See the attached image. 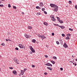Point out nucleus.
I'll list each match as a JSON object with an SVG mask.
<instances>
[{
    "mask_svg": "<svg viewBox=\"0 0 77 77\" xmlns=\"http://www.w3.org/2000/svg\"><path fill=\"white\" fill-rule=\"evenodd\" d=\"M5 40H6V41L8 42V41H11V40H9V39H6Z\"/></svg>",
    "mask_w": 77,
    "mask_h": 77,
    "instance_id": "nucleus-28",
    "label": "nucleus"
},
{
    "mask_svg": "<svg viewBox=\"0 0 77 77\" xmlns=\"http://www.w3.org/2000/svg\"><path fill=\"white\" fill-rule=\"evenodd\" d=\"M42 40H43V39H42Z\"/></svg>",
    "mask_w": 77,
    "mask_h": 77,
    "instance_id": "nucleus-64",
    "label": "nucleus"
},
{
    "mask_svg": "<svg viewBox=\"0 0 77 77\" xmlns=\"http://www.w3.org/2000/svg\"><path fill=\"white\" fill-rule=\"evenodd\" d=\"M25 36L26 38H27V39H28L29 38V35H27V34H25Z\"/></svg>",
    "mask_w": 77,
    "mask_h": 77,
    "instance_id": "nucleus-8",
    "label": "nucleus"
},
{
    "mask_svg": "<svg viewBox=\"0 0 77 77\" xmlns=\"http://www.w3.org/2000/svg\"><path fill=\"white\" fill-rule=\"evenodd\" d=\"M2 45H3V46H5V44L4 43H3L2 44Z\"/></svg>",
    "mask_w": 77,
    "mask_h": 77,
    "instance_id": "nucleus-43",
    "label": "nucleus"
},
{
    "mask_svg": "<svg viewBox=\"0 0 77 77\" xmlns=\"http://www.w3.org/2000/svg\"><path fill=\"white\" fill-rule=\"evenodd\" d=\"M0 70H1V69L0 68Z\"/></svg>",
    "mask_w": 77,
    "mask_h": 77,
    "instance_id": "nucleus-63",
    "label": "nucleus"
},
{
    "mask_svg": "<svg viewBox=\"0 0 77 77\" xmlns=\"http://www.w3.org/2000/svg\"><path fill=\"white\" fill-rule=\"evenodd\" d=\"M59 41L60 42V44H61V45H62L63 44V41H62V40H60Z\"/></svg>",
    "mask_w": 77,
    "mask_h": 77,
    "instance_id": "nucleus-17",
    "label": "nucleus"
},
{
    "mask_svg": "<svg viewBox=\"0 0 77 77\" xmlns=\"http://www.w3.org/2000/svg\"><path fill=\"white\" fill-rule=\"evenodd\" d=\"M56 26H58V27H60V25H59L58 24H57L56 25Z\"/></svg>",
    "mask_w": 77,
    "mask_h": 77,
    "instance_id": "nucleus-36",
    "label": "nucleus"
},
{
    "mask_svg": "<svg viewBox=\"0 0 77 77\" xmlns=\"http://www.w3.org/2000/svg\"><path fill=\"white\" fill-rule=\"evenodd\" d=\"M57 21H59V20H60V18H59V17H57Z\"/></svg>",
    "mask_w": 77,
    "mask_h": 77,
    "instance_id": "nucleus-22",
    "label": "nucleus"
},
{
    "mask_svg": "<svg viewBox=\"0 0 77 77\" xmlns=\"http://www.w3.org/2000/svg\"><path fill=\"white\" fill-rule=\"evenodd\" d=\"M58 21H59V22L60 23H63V21H62L61 20H59Z\"/></svg>",
    "mask_w": 77,
    "mask_h": 77,
    "instance_id": "nucleus-20",
    "label": "nucleus"
},
{
    "mask_svg": "<svg viewBox=\"0 0 77 77\" xmlns=\"http://www.w3.org/2000/svg\"><path fill=\"white\" fill-rule=\"evenodd\" d=\"M72 57H74L73 56V55H72Z\"/></svg>",
    "mask_w": 77,
    "mask_h": 77,
    "instance_id": "nucleus-60",
    "label": "nucleus"
},
{
    "mask_svg": "<svg viewBox=\"0 0 77 77\" xmlns=\"http://www.w3.org/2000/svg\"><path fill=\"white\" fill-rule=\"evenodd\" d=\"M15 50H19V49L17 47H16L15 48Z\"/></svg>",
    "mask_w": 77,
    "mask_h": 77,
    "instance_id": "nucleus-26",
    "label": "nucleus"
},
{
    "mask_svg": "<svg viewBox=\"0 0 77 77\" xmlns=\"http://www.w3.org/2000/svg\"><path fill=\"white\" fill-rule=\"evenodd\" d=\"M2 3V2H1V1H0V4H1Z\"/></svg>",
    "mask_w": 77,
    "mask_h": 77,
    "instance_id": "nucleus-56",
    "label": "nucleus"
},
{
    "mask_svg": "<svg viewBox=\"0 0 77 77\" xmlns=\"http://www.w3.org/2000/svg\"><path fill=\"white\" fill-rule=\"evenodd\" d=\"M42 11H45V8H43L42 9Z\"/></svg>",
    "mask_w": 77,
    "mask_h": 77,
    "instance_id": "nucleus-30",
    "label": "nucleus"
},
{
    "mask_svg": "<svg viewBox=\"0 0 77 77\" xmlns=\"http://www.w3.org/2000/svg\"><path fill=\"white\" fill-rule=\"evenodd\" d=\"M19 75L20 76H21V74H20Z\"/></svg>",
    "mask_w": 77,
    "mask_h": 77,
    "instance_id": "nucleus-58",
    "label": "nucleus"
},
{
    "mask_svg": "<svg viewBox=\"0 0 77 77\" xmlns=\"http://www.w3.org/2000/svg\"><path fill=\"white\" fill-rule=\"evenodd\" d=\"M19 61V60H17V59H14V61L16 63H17V64H19V63H18V62Z\"/></svg>",
    "mask_w": 77,
    "mask_h": 77,
    "instance_id": "nucleus-7",
    "label": "nucleus"
},
{
    "mask_svg": "<svg viewBox=\"0 0 77 77\" xmlns=\"http://www.w3.org/2000/svg\"><path fill=\"white\" fill-rule=\"evenodd\" d=\"M51 62L53 63V64H55V62L54 61H53V60H51Z\"/></svg>",
    "mask_w": 77,
    "mask_h": 77,
    "instance_id": "nucleus-19",
    "label": "nucleus"
},
{
    "mask_svg": "<svg viewBox=\"0 0 77 77\" xmlns=\"http://www.w3.org/2000/svg\"><path fill=\"white\" fill-rule=\"evenodd\" d=\"M69 4H71V3H72V2H71V1H69Z\"/></svg>",
    "mask_w": 77,
    "mask_h": 77,
    "instance_id": "nucleus-33",
    "label": "nucleus"
},
{
    "mask_svg": "<svg viewBox=\"0 0 77 77\" xmlns=\"http://www.w3.org/2000/svg\"><path fill=\"white\" fill-rule=\"evenodd\" d=\"M69 37H66L65 38L66 39H67L68 40V39H69Z\"/></svg>",
    "mask_w": 77,
    "mask_h": 77,
    "instance_id": "nucleus-23",
    "label": "nucleus"
},
{
    "mask_svg": "<svg viewBox=\"0 0 77 77\" xmlns=\"http://www.w3.org/2000/svg\"><path fill=\"white\" fill-rule=\"evenodd\" d=\"M1 57H2V56L0 55V58H1Z\"/></svg>",
    "mask_w": 77,
    "mask_h": 77,
    "instance_id": "nucleus-59",
    "label": "nucleus"
},
{
    "mask_svg": "<svg viewBox=\"0 0 77 77\" xmlns=\"http://www.w3.org/2000/svg\"><path fill=\"white\" fill-rule=\"evenodd\" d=\"M2 1H5V0H2Z\"/></svg>",
    "mask_w": 77,
    "mask_h": 77,
    "instance_id": "nucleus-62",
    "label": "nucleus"
},
{
    "mask_svg": "<svg viewBox=\"0 0 77 77\" xmlns=\"http://www.w3.org/2000/svg\"><path fill=\"white\" fill-rule=\"evenodd\" d=\"M22 77H25V76H24V75H23Z\"/></svg>",
    "mask_w": 77,
    "mask_h": 77,
    "instance_id": "nucleus-54",
    "label": "nucleus"
},
{
    "mask_svg": "<svg viewBox=\"0 0 77 77\" xmlns=\"http://www.w3.org/2000/svg\"><path fill=\"white\" fill-rule=\"evenodd\" d=\"M8 8H11V5H10V4H8Z\"/></svg>",
    "mask_w": 77,
    "mask_h": 77,
    "instance_id": "nucleus-40",
    "label": "nucleus"
},
{
    "mask_svg": "<svg viewBox=\"0 0 77 77\" xmlns=\"http://www.w3.org/2000/svg\"><path fill=\"white\" fill-rule=\"evenodd\" d=\"M44 14H47V13L46 11H44Z\"/></svg>",
    "mask_w": 77,
    "mask_h": 77,
    "instance_id": "nucleus-35",
    "label": "nucleus"
},
{
    "mask_svg": "<svg viewBox=\"0 0 77 77\" xmlns=\"http://www.w3.org/2000/svg\"><path fill=\"white\" fill-rule=\"evenodd\" d=\"M23 70H24V72H25V71H26L27 70V69H24Z\"/></svg>",
    "mask_w": 77,
    "mask_h": 77,
    "instance_id": "nucleus-48",
    "label": "nucleus"
},
{
    "mask_svg": "<svg viewBox=\"0 0 77 77\" xmlns=\"http://www.w3.org/2000/svg\"><path fill=\"white\" fill-rule=\"evenodd\" d=\"M43 23L44 24V25H45V26H48V23H47L46 22H44Z\"/></svg>",
    "mask_w": 77,
    "mask_h": 77,
    "instance_id": "nucleus-13",
    "label": "nucleus"
},
{
    "mask_svg": "<svg viewBox=\"0 0 77 77\" xmlns=\"http://www.w3.org/2000/svg\"><path fill=\"white\" fill-rule=\"evenodd\" d=\"M29 48L31 50L32 53H35V50H34L33 48H32V46H30L29 47Z\"/></svg>",
    "mask_w": 77,
    "mask_h": 77,
    "instance_id": "nucleus-1",
    "label": "nucleus"
},
{
    "mask_svg": "<svg viewBox=\"0 0 77 77\" xmlns=\"http://www.w3.org/2000/svg\"><path fill=\"white\" fill-rule=\"evenodd\" d=\"M69 30L70 31H73V29H71V28H70L69 29Z\"/></svg>",
    "mask_w": 77,
    "mask_h": 77,
    "instance_id": "nucleus-29",
    "label": "nucleus"
},
{
    "mask_svg": "<svg viewBox=\"0 0 77 77\" xmlns=\"http://www.w3.org/2000/svg\"><path fill=\"white\" fill-rule=\"evenodd\" d=\"M36 9H41V7H39L38 6H37L36 7Z\"/></svg>",
    "mask_w": 77,
    "mask_h": 77,
    "instance_id": "nucleus-18",
    "label": "nucleus"
},
{
    "mask_svg": "<svg viewBox=\"0 0 77 77\" xmlns=\"http://www.w3.org/2000/svg\"><path fill=\"white\" fill-rule=\"evenodd\" d=\"M76 63H76V62H75V63H73V65H74L75 64H76Z\"/></svg>",
    "mask_w": 77,
    "mask_h": 77,
    "instance_id": "nucleus-51",
    "label": "nucleus"
},
{
    "mask_svg": "<svg viewBox=\"0 0 77 77\" xmlns=\"http://www.w3.org/2000/svg\"><path fill=\"white\" fill-rule=\"evenodd\" d=\"M67 36H70L71 34H67Z\"/></svg>",
    "mask_w": 77,
    "mask_h": 77,
    "instance_id": "nucleus-31",
    "label": "nucleus"
},
{
    "mask_svg": "<svg viewBox=\"0 0 77 77\" xmlns=\"http://www.w3.org/2000/svg\"><path fill=\"white\" fill-rule=\"evenodd\" d=\"M32 68H34V67H35V66L33 65H32Z\"/></svg>",
    "mask_w": 77,
    "mask_h": 77,
    "instance_id": "nucleus-38",
    "label": "nucleus"
},
{
    "mask_svg": "<svg viewBox=\"0 0 77 77\" xmlns=\"http://www.w3.org/2000/svg\"><path fill=\"white\" fill-rule=\"evenodd\" d=\"M46 47H47L48 48V46H47Z\"/></svg>",
    "mask_w": 77,
    "mask_h": 77,
    "instance_id": "nucleus-57",
    "label": "nucleus"
},
{
    "mask_svg": "<svg viewBox=\"0 0 77 77\" xmlns=\"http://www.w3.org/2000/svg\"><path fill=\"white\" fill-rule=\"evenodd\" d=\"M13 8L14 9H17V7L15 6H13Z\"/></svg>",
    "mask_w": 77,
    "mask_h": 77,
    "instance_id": "nucleus-21",
    "label": "nucleus"
},
{
    "mask_svg": "<svg viewBox=\"0 0 77 77\" xmlns=\"http://www.w3.org/2000/svg\"><path fill=\"white\" fill-rule=\"evenodd\" d=\"M38 37H39V38H42V35H38Z\"/></svg>",
    "mask_w": 77,
    "mask_h": 77,
    "instance_id": "nucleus-32",
    "label": "nucleus"
},
{
    "mask_svg": "<svg viewBox=\"0 0 77 77\" xmlns=\"http://www.w3.org/2000/svg\"><path fill=\"white\" fill-rule=\"evenodd\" d=\"M63 47H64L65 48H67V47H68V45H66V42L64 43V44L63 45Z\"/></svg>",
    "mask_w": 77,
    "mask_h": 77,
    "instance_id": "nucleus-6",
    "label": "nucleus"
},
{
    "mask_svg": "<svg viewBox=\"0 0 77 77\" xmlns=\"http://www.w3.org/2000/svg\"><path fill=\"white\" fill-rule=\"evenodd\" d=\"M36 40L35 39H33L32 40V42L33 43H35V42H36Z\"/></svg>",
    "mask_w": 77,
    "mask_h": 77,
    "instance_id": "nucleus-16",
    "label": "nucleus"
},
{
    "mask_svg": "<svg viewBox=\"0 0 77 77\" xmlns=\"http://www.w3.org/2000/svg\"><path fill=\"white\" fill-rule=\"evenodd\" d=\"M22 14H23V15H24V12H22Z\"/></svg>",
    "mask_w": 77,
    "mask_h": 77,
    "instance_id": "nucleus-49",
    "label": "nucleus"
},
{
    "mask_svg": "<svg viewBox=\"0 0 77 77\" xmlns=\"http://www.w3.org/2000/svg\"><path fill=\"white\" fill-rule=\"evenodd\" d=\"M76 61H77V59H76Z\"/></svg>",
    "mask_w": 77,
    "mask_h": 77,
    "instance_id": "nucleus-61",
    "label": "nucleus"
},
{
    "mask_svg": "<svg viewBox=\"0 0 77 77\" xmlns=\"http://www.w3.org/2000/svg\"><path fill=\"white\" fill-rule=\"evenodd\" d=\"M54 26H56V24H54Z\"/></svg>",
    "mask_w": 77,
    "mask_h": 77,
    "instance_id": "nucleus-52",
    "label": "nucleus"
},
{
    "mask_svg": "<svg viewBox=\"0 0 77 77\" xmlns=\"http://www.w3.org/2000/svg\"><path fill=\"white\" fill-rule=\"evenodd\" d=\"M40 5L41 6H43V3H40Z\"/></svg>",
    "mask_w": 77,
    "mask_h": 77,
    "instance_id": "nucleus-34",
    "label": "nucleus"
},
{
    "mask_svg": "<svg viewBox=\"0 0 77 77\" xmlns=\"http://www.w3.org/2000/svg\"><path fill=\"white\" fill-rule=\"evenodd\" d=\"M54 8V12H57L58 10V6H57Z\"/></svg>",
    "mask_w": 77,
    "mask_h": 77,
    "instance_id": "nucleus-4",
    "label": "nucleus"
},
{
    "mask_svg": "<svg viewBox=\"0 0 77 77\" xmlns=\"http://www.w3.org/2000/svg\"><path fill=\"white\" fill-rule=\"evenodd\" d=\"M45 65H46V66H53V65L49 63H47L45 64Z\"/></svg>",
    "mask_w": 77,
    "mask_h": 77,
    "instance_id": "nucleus-5",
    "label": "nucleus"
},
{
    "mask_svg": "<svg viewBox=\"0 0 77 77\" xmlns=\"http://www.w3.org/2000/svg\"><path fill=\"white\" fill-rule=\"evenodd\" d=\"M47 69H49V70H50V71H52V68H51V67H47Z\"/></svg>",
    "mask_w": 77,
    "mask_h": 77,
    "instance_id": "nucleus-12",
    "label": "nucleus"
},
{
    "mask_svg": "<svg viewBox=\"0 0 77 77\" xmlns=\"http://www.w3.org/2000/svg\"><path fill=\"white\" fill-rule=\"evenodd\" d=\"M51 20L52 21H56V19H55V18H54V16H53L52 17Z\"/></svg>",
    "mask_w": 77,
    "mask_h": 77,
    "instance_id": "nucleus-10",
    "label": "nucleus"
},
{
    "mask_svg": "<svg viewBox=\"0 0 77 77\" xmlns=\"http://www.w3.org/2000/svg\"><path fill=\"white\" fill-rule=\"evenodd\" d=\"M56 42L57 43V45H59V42L57 41Z\"/></svg>",
    "mask_w": 77,
    "mask_h": 77,
    "instance_id": "nucleus-24",
    "label": "nucleus"
},
{
    "mask_svg": "<svg viewBox=\"0 0 77 77\" xmlns=\"http://www.w3.org/2000/svg\"><path fill=\"white\" fill-rule=\"evenodd\" d=\"M28 28L29 29H32V27L30 26H29Z\"/></svg>",
    "mask_w": 77,
    "mask_h": 77,
    "instance_id": "nucleus-25",
    "label": "nucleus"
},
{
    "mask_svg": "<svg viewBox=\"0 0 77 77\" xmlns=\"http://www.w3.org/2000/svg\"><path fill=\"white\" fill-rule=\"evenodd\" d=\"M74 65H75V66H76V65H77V64H75Z\"/></svg>",
    "mask_w": 77,
    "mask_h": 77,
    "instance_id": "nucleus-55",
    "label": "nucleus"
},
{
    "mask_svg": "<svg viewBox=\"0 0 77 77\" xmlns=\"http://www.w3.org/2000/svg\"><path fill=\"white\" fill-rule=\"evenodd\" d=\"M52 36H54V33H52Z\"/></svg>",
    "mask_w": 77,
    "mask_h": 77,
    "instance_id": "nucleus-47",
    "label": "nucleus"
},
{
    "mask_svg": "<svg viewBox=\"0 0 77 77\" xmlns=\"http://www.w3.org/2000/svg\"><path fill=\"white\" fill-rule=\"evenodd\" d=\"M13 73L14 74H15V75H17V71L15 70H14L13 71Z\"/></svg>",
    "mask_w": 77,
    "mask_h": 77,
    "instance_id": "nucleus-11",
    "label": "nucleus"
},
{
    "mask_svg": "<svg viewBox=\"0 0 77 77\" xmlns=\"http://www.w3.org/2000/svg\"><path fill=\"white\" fill-rule=\"evenodd\" d=\"M41 38H42V39H45V38H46V37L44 36L43 35H42Z\"/></svg>",
    "mask_w": 77,
    "mask_h": 77,
    "instance_id": "nucleus-15",
    "label": "nucleus"
},
{
    "mask_svg": "<svg viewBox=\"0 0 77 77\" xmlns=\"http://www.w3.org/2000/svg\"><path fill=\"white\" fill-rule=\"evenodd\" d=\"M62 36H63V37H64V36H65V34H62Z\"/></svg>",
    "mask_w": 77,
    "mask_h": 77,
    "instance_id": "nucleus-37",
    "label": "nucleus"
},
{
    "mask_svg": "<svg viewBox=\"0 0 77 77\" xmlns=\"http://www.w3.org/2000/svg\"><path fill=\"white\" fill-rule=\"evenodd\" d=\"M38 15H41L40 14H40V13H38Z\"/></svg>",
    "mask_w": 77,
    "mask_h": 77,
    "instance_id": "nucleus-50",
    "label": "nucleus"
},
{
    "mask_svg": "<svg viewBox=\"0 0 77 77\" xmlns=\"http://www.w3.org/2000/svg\"><path fill=\"white\" fill-rule=\"evenodd\" d=\"M45 57H46V58H47V57H48V56L47 55H45Z\"/></svg>",
    "mask_w": 77,
    "mask_h": 77,
    "instance_id": "nucleus-44",
    "label": "nucleus"
},
{
    "mask_svg": "<svg viewBox=\"0 0 77 77\" xmlns=\"http://www.w3.org/2000/svg\"><path fill=\"white\" fill-rule=\"evenodd\" d=\"M72 62V63H73L72 61H70L69 62Z\"/></svg>",
    "mask_w": 77,
    "mask_h": 77,
    "instance_id": "nucleus-53",
    "label": "nucleus"
},
{
    "mask_svg": "<svg viewBox=\"0 0 77 77\" xmlns=\"http://www.w3.org/2000/svg\"><path fill=\"white\" fill-rule=\"evenodd\" d=\"M20 74H21V75H23V74H24V71L22 70H21Z\"/></svg>",
    "mask_w": 77,
    "mask_h": 77,
    "instance_id": "nucleus-14",
    "label": "nucleus"
},
{
    "mask_svg": "<svg viewBox=\"0 0 77 77\" xmlns=\"http://www.w3.org/2000/svg\"><path fill=\"white\" fill-rule=\"evenodd\" d=\"M48 74V73H47V72H45L44 73L45 75H47Z\"/></svg>",
    "mask_w": 77,
    "mask_h": 77,
    "instance_id": "nucleus-39",
    "label": "nucleus"
},
{
    "mask_svg": "<svg viewBox=\"0 0 77 77\" xmlns=\"http://www.w3.org/2000/svg\"><path fill=\"white\" fill-rule=\"evenodd\" d=\"M60 70H61V71H63V68H60Z\"/></svg>",
    "mask_w": 77,
    "mask_h": 77,
    "instance_id": "nucleus-45",
    "label": "nucleus"
},
{
    "mask_svg": "<svg viewBox=\"0 0 77 77\" xmlns=\"http://www.w3.org/2000/svg\"><path fill=\"white\" fill-rule=\"evenodd\" d=\"M50 6L52 8H56L57 6V5L54 4H51L50 5Z\"/></svg>",
    "mask_w": 77,
    "mask_h": 77,
    "instance_id": "nucleus-2",
    "label": "nucleus"
},
{
    "mask_svg": "<svg viewBox=\"0 0 77 77\" xmlns=\"http://www.w3.org/2000/svg\"><path fill=\"white\" fill-rule=\"evenodd\" d=\"M75 9H77V5H75Z\"/></svg>",
    "mask_w": 77,
    "mask_h": 77,
    "instance_id": "nucleus-46",
    "label": "nucleus"
},
{
    "mask_svg": "<svg viewBox=\"0 0 77 77\" xmlns=\"http://www.w3.org/2000/svg\"><path fill=\"white\" fill-rule=\"evenodd\" d=\"M9 68H10V69H13V67H9Z\"/></svg>",
    "mask_w": 77,
    "mask_h": 77,
    "instance_id": "nucleus-42",
    "label": "nucleus"
},
{
    "mask_svg": "<svg viewBox=\"0 0 77 77\" xmlns=\"http://www.w3.org/2000/svg\"><path fill=\"white\" fill-rule=\"evenodd\" d=\"M53 59H57V57H56L54 56L53 57Z\"/></svg>",
    "mask_w": 77,
    "mask_h": 77,
    "instance_id": "nucleus-27",
    "label": "nucleus"
},
{
    "mask_svg": "<svg viewBox=\"0 0 77 77\" xmlns=\"http://www.w3.org/2000/svg\"><path fill=\"white\" fill-rule=\"evenodd\" d=\"M3 5H0V7H3Z\"/></svg>",
    "mask_w": 77,
    "mask_h": 77,
    "instance_id": "nucleus-41",
    "label": "nucleus"
},
{
    "mask_svg": "<svg viewBox=\"0 0 77 77\" xmlns=\"http://www.w3.org/2000/svg\"><path fill=\"white\" fill-rule=\"evenodd\" d=\"M18 46L20 48H23V49H25V46H23V45L21 44L19 45Z\"/></svg>",
    "mask_w": 77,
    "mask_h": 77,
    "instance_id": "nucleus-3",
    "label": "nucleus"
},
{
    "mask_svg": "<svg viewBox=\"0 0 77 77\" xmlns=\"http://www.w3.org/2000/svg\"><path fill=\"white\" fill-rule=\"evenodd\" d=\"M60 27L61 29H65V27L64 26H60Z\"/></svg>",
    "mask_w": 77,
    "mask_h": 77,
    "instance_id": "nucleus-9",
    "label": "nucleus"
}]
</instances>
